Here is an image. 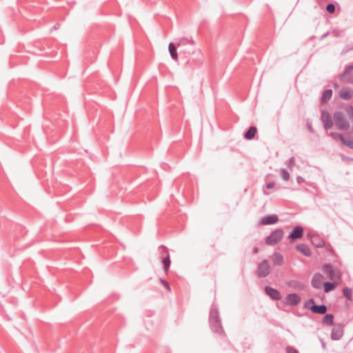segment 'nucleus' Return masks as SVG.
I'll list each match as a JSON object with an SVG mask.
<instances>
[{
	"label": "nucleus",
	"mask_w": 353,
	"mask_h": 353,
	"mask_svg": "<svg viewBox=\"0 0 353 353\" xmlns=\"http://www.w3.org/2000/svg\"><path fill=\"white\" fill-rule=\"evenodd\" d=\"M310 310L318 314H325L327 311V307L325 305H312L310 307Z\"/></svg>",
	"instance_id": "dca6fc26"
},
{
	"label": "nucleus",
	"mask_w": 353,
	"mask_h": 353,
	"mask_svg": "<svg viewBox=\"0 0 353 353\" xmlns=\"http://www.w3.org/2000/svg\"><path fill=\"white\" fill-rule=\"evenodd\" d=\"M60 27V25L59 23H56L52 28V30H58Z\"/></svg>",
	"instance_id": "ea45409f"
},
{
	"label": "nucleus",
	"mask_w": 353,
	"mask_h": 353,
	"mask_svg": "<svg viewBox=\"0 0 353 353\" xmlns=\"http://www.w3.org/2000/svg\"><path fill=\"white\" fill-rule=\"evenodd\" d=\"M176 44L186 57L195 50V43L192 38L182 37L176 39Z\"/></svg>",
	"instance_id": "7ed1b4c3"
},
{
	"label": "nucleus",
	"mask_w": 353,
	"mask_h": 353,
	"mask_svg": "<svg viewBox=\"0 0 353 353\" xmlns=\"http://www.w3.org/2000/svg\"><path fill=\"white\" fill-rule=\"evenodd\" d=\"M160 282L167 289V290L169 292L171 290L169 283L165 280L160 279Z\"/></svg>",
	"instance_id": "473e14b6"
},
{
	"label": "nucleus",
	"mask_w": 353,
	"mask_h": 353,
	"mask_svg": "<svg viewBox=\"0 0 353 353\" xmlns=\"http://www.w3.org/2000/svg\"><path fill=\"white\" fill-rule=\"evenodd\" d=\"M328 32H325V34H323L322 36H321V39H325L327 35H328Z\"/></svg>",
	"instance_id": "a19ab883"
},
{
	"label": "nucleus",
	"mask_w": 353,
	"mask_h": 353,
	"mask_svg": "<svg viewBox=\"0 0 353 353\" xmlns=\"http://www.w3.org/2000/svg\"><path fill=\"white\" fill-rule=\"evenodd\" d=\"M274 182H269L266 185H265V187L268 188V189H272L274 188Z\"/></svg>",
	"instance_id": "e433bc0d"
},
{
	"label": "nucleus",
	"mask_w": 353,
	"mask_h": 353,
	"mask_svg": "<svg viewBox=\"0 0 353 353\" xmlns=\"http://www.w3.org/2000/svg\"><path fill=\"white\" fill-rule=\"evenodd\" d=\"M176 44L174 43H170L168 46V50L170 57L175 61L178 60V53L176 50Z\"/></svg>",
	"instance_id": "4be33fe9"
},
{
	"label": "nucleus",
	"mask_w": 353,
	"mask_h": 353,
	"mask_svg": "<svg viewBox=\"0 0 353 353\" xmlns=\"http://www.w3.org/2000/svg\"><path fill=\"white\" fill-rule=\"evenodd\" d=\"M303 236V229L301 226L297 225L293 228L290 234L288 236V239L290 242H294L297 239L302 238Z\"/></svg>",
	"instance_id": "1a4fd4ad"
},
{
	"label": "nucleus",
	"mask_w": 353,
	"mask_h": 353,
	"mask_svg": "<svg viewBox=\"0 0 353 353\" xmlns=\"http://www.w3.org/2000/svg\"><path fill=\"white\" fill-rule=\"evenodd\" d=\"M332 90L331 89H327L323 91V94H322V96L321 97V103H325L327 102L328 100H330L332 96Z\"/></svg>",
	"instance_id": "5701e85b"
},
{
	"label": "nucleus",
	"mask_w": 353,
	"mask_h": 353,
	"mask_svg": "<svg viewBox=\"0 0 353 353\" xmlns=\"http://www.w3.org/2000/svg\"><path fill=\"white\" fill-rule=\"evenodd\" d=\"M321 120L323 123V125L325 130H327L332 128L334 121L332 119V117L327 111H322Z\"/></svg>",
	"instance_id": "6e6552de"
},
{
	"label": "nucleus",
	"mask_w": 353,
	"mask_h": 353,
	"mask_svg": "<svg viewBox=\"0 0 353 353\" xmlns=\"http://www.w3.org/2000/svg\"><path fill=\"white\" fill-rule=\"evenodd\" d=\"M322 285H323L324 292L328 293L335 289V288L336 286V283L334 282L327 281V282H324Z\"/></svg>",
	"instance_id": "b1692460"
},
{
	"label": "nucleus",
	"mask_w": 353,
	"mask_h": 353,
	"mask_svg": "<svg viewBox=\"0 0 353 353\" xmlns=\"http://www.w3.org/2000/svg\"><path fill=\"white\" fill-rule=\"evenodd\" d=\"M333 121L337 129L348 130L351 123L353 124V106L347 105L345 107L344 111H336L333 114Z\"/></svg>",
	"instance_id": "f257e3e1"
},
{
	"label": "nucleus",
	"mask_w": 353,
	"mask_h": 353,
	"mask_svg": "<svg viewBox=\"0 0 353 353\" xmlns=\"http://www.w3.org/2000/svg\"><path fill=\"white\" fill-rule=\"evenodd\" d=\"M257 132V128L255 126H250L244 133L243 137L247 140H252L254 138Z\"/></svg>",
	"instance_id": "aec40b11"
},
{
	"label": "nucleus",
	"mask_w": 353,
	"mask_h": 353,
	"mask_svg": "<svg viewBox=\"0 0 353 353\" xmlns=\"http://www.w3.org/2000/svg\"><path fill=\"white\" fill-rule=\"evenodd\" d=\"M161 247L163 248V250L161 253V256H163L164 254H165V256L162 259V263L163 265L164 270L167 272L169 270L171 263L170 256L167 248L163 245H161Z\"/></svg>",
	"instance_id": "f8f14e48"
},
{
	"label": "nucleus",
	"mask_w": 353,
	"mask_h": 353,
	"mask_svg": "<svg viewBox=\"0 0 353 353\" xmlns=\"http://www.w3.org/2000/svg\"><path fill=\"white\" fill-rule=\"evenodd\" d=\"M283 236V231L281 228H277L270 233L265 239V242L267 245H274L279 242Z\"/></svg>",
	"instance_id": "39448f33"
},
{
	"label": "nucleus",
	"mask_w": 353,
	"mask_h": 353,
	"mask_svg": "<svg viewBox=\"0 0 353 353\" xmlns=\"http://www.w3.org/2000/svg\"><path fill=\"white\" fill-rule=\"evenodd\" d=\"M294 163H295V161H294V158L293 157H290L288 159V164H289L290 168L291 167V165H294Z\"/></svg>",
	"instance_id": "f704fd0d"
},
{
	"label": "nucleus",
	"mask_w": 353,
	"mask_h": 353,
	"mask_svg": "<svg viewBox=\"0 0 353 353\" xmlns=\"http://www.w3.org/2000/svg\"><path fill=\"white\" fill-rule=\"evenodd\" d=\"M306 126L311 133L314 134L315 132L314 128H312V123L310 121H307Z\"/></svg>",
	"instance_id": "72a5a7b5"
},
{
	"label": "nucleus",
	"mask_w": 353,
	"mask_h": 353,
	"mask_svg": "<svg viewBox=\"0 0 353 353\" xmlns=\"http://www.w3.org/2000/svg\"><path fill=\"white\" fill-rule=\"evenodd\" d=\"M322 278L323 276L319 273H316L312 279V286L315 289H320L322 287Z\"/></svg>",
	"instance_id": "2eb2a0df"
},
{
	"label": "nucleus",
	"mask_w": 353,
	"mask_h": 353,
	"mask_svg": "<svg viewBox=\"0 0 353 353\" xmlns=\"http://www.w3.org/2000/svg\"><path fill=\"white\" fill-rule=\"evenodd\" d=\"M343 336V327L338 325L335 326L332 328L330 338L333 341L340 340Z\"/></svg>",
	"instance_id": "ddd939ff"
},
{
	"label": "nucleus",
	"mask_w": 353,
	"mask_h": 353,
	"mask_svg": "<svg viewBox=\"0 0 353 353\" xmlns=\"http://www.w3.org/2000/svg\"><path fill=\"white\" fill-rule=\"evenodd\" d=\"M352 70H353V65L350 64V65H346L343 72L340 76V79L341 80L344 79L345 76H347Z\"/></svg>",
	"instance_id": "bb28decb"
},
{
	"label": "nucleus",
	"mask_w": 353,
	"mask_h": 353,
	"mask_svg": "<svg viewBox=\"0 0 353 353\" xmlns=\"http://www.w3.org/2000/svg\"><path fill=\"white\" fill-rule=\"evenodd\" d=\"M322 319V323L327 325H332L334 324V315L332 314H325Z\"/></svg>",
	"instance_id": "393cba45"
},
{
	"label": "nucleus",
	"mask_w": 353,
	"mask_h": 353,
	"mask_svg": "<svg viewBox=\"0 0 353 353\" xmlns=\"http://www.w3.org/2000/svg\"><path fill=\"white\" fill-rule=\"evenodd\" d=\"M285 302L288 305L296 306L301 302V297L296 293L289 294L285 296Z\"/></svg>",
	"instance_id": "9b49d317"
},
{
	"label": "nucleus",
	"mask_w": 353,
	"mask_h": 353,
	"mask_svg": "<svg viewBox=\"0 0 353 353\" xmlns=\"http://www.w3.org/2000/svg\"><path fill=\"white\" fill-rule=\"evenodd\" d=\"M285 352L286 353H299L298 350L292 346H287Z\"/></svg>",
	"instance_id": "2f4dec72"
},
{
	"label": "nucleus",
	"mask_w": 353,
	"mask_h": 353,
	"mask_svg": "<svg viewBox=\"0 0 353 353\" xmlns=\"http://www.w3.org/2000/svg\"><path fill=\"white\" fill-rule=\"evenodd\" d=\"M209 323L211 329L214 332L219 334H222L224 332L221 323V319L219 316L218 305L214 302L212 303L210 312Z\"/></svg>",
	"instance_id": "f03ea898"
},
{
	"label": "nucleus",
	"mask_w": 353,
	"mask_h": 353,
	"mask_svg": "<svg viewBox=\"0 0 353 353\" xmlns=\"http://www.w3.org/2000/svg\"><path fill=\"white\" fill-rule=\"evenodd\" d=\"M304 181H305V179H304V178H303V177H302L301 176H296V182H297L298 183H299V184H300V183H303V182H304Z\"/></svg>",
	"instance_id": "c9c22d12"
},
{
	"label": "nucleus",
	"mask_w": 353,
	"mask_h": 353,
	"mask_svg": "<svg viewBox=\"0 0 353 353\" xmlns=\"http://www.w3.org/2000/svg\"><path fill=\"white\" fill-rule=\"evenodd\" d=\"M320 341H321V347L323 350H326V343L323 341V340L322 339H320Z\"/></svg>",
	"instance_id": "4c0bfd02"
},
{
	"label": "nucleus",
	"mask_w": 353,
	"mask_h": 353,
	"mask_svg": "<svg viewBox=\"0 0 353 353\" xmlns=\"http://www.w3.org/2000/svg\"><path fill=\"white\" fill-rule=\"evenodd\" d=\"M328 136L333 139L339 140L345 146L350 149H353V137L350 134L344 137L342 134L337 132H330Z\"/></svg>",
	"instance_id": "20e7f679"
},
{
	"label": "nucleus",
	"mask_w": 353,
	"mask_h": 353,
	"mask_svg": "<svg viewBox=\"0 0 353 353\" xmlns=\"http://www.w3.org/2000/svg\"><path fill=\"white\" fill-rule=\"evenodd\" d=\"M265 294L269 296L274 301H279L281 299V295L280 292L270 286H265L264 288Z\"/></svg>",
	"instance_id": "9d476101"
},
{
	"label": "nucleus",
	"mask_w": 353,
	"mask_h": 353,
	"mask_svg": "<svg viewBox=\"0 0 353 353\" xmlns=\"http://www.w3.org/2000/svg\"><path fill=\"white\" fill-rule=\"evenodd\" d=\"M278 221H279L278 216L276 215L272 214V215H268V216L263 217L260 221V223L261 225H267L275 224Z\"/></svg>",
	"instance_id": "4468645a"
},
{
	"label": "nucleus",
	"mask_w": 353,
	"mask_h": 353,
	"mask_svg": "<svg viewBox=\"0 0 353 353\" xmlns=\"http://www.w3.org/2000/svg\"><path fill=\"white\" fill-rule=\"evenodd\" d=\"M270 272V268L269 262L267 259H263L257 265L256 275L259 278H265L269 275Z\"/></svg>",
	"instance_id": "423d86ee"
},
{
	"label": "nucleus",
	"mask_w": 353,
	"mask_h": 353,
	"mask_svg": "<svg viewBox=\"0 0 353 353\" xmlns=\"http://www.w3.org/2000/svg\"><path fill=\"white\" fill-rule=\"evenodd\" d=\"M281 175L283 180L288 181L290 179V174L285 169L281 170Z\"/></svg>",
	"instance_id": "7c9ffc66"
},
{
	"label": "nucleus",
	"mask_w": 353,
	"mask_h": 353,
	"mask_svg": "<svg viewBox=\"0 0 353 353\" xmlns=\"http://www.w3.org/2000/svg\"><path fill=\"white\" fill-rule=\"evenodd\" d=\"M259 252V248L258 247H254L252 249V253L254 254H257Z\"/></svg>",
	"instance_id": "58836bf2"
},
{
	"label": "nucleus",
	"mask_w": 353,
	"mask_h": 353,
	"mask_svg": "<svg viewBox=\"0 0 353 353\" xmlns=\"http://www.w3.org/2000/svg\"><path fill=\"white\" fill-rule=\"evenodd\" d=\"M312 243L316 248H323L325 245V241L318 235L311 236Z\"/></svg>",
	"instance_id": "412c9836"
},
{
	"label": "nucleus",
	"mask_w": 353,
	"mask_h": 353,
	"mask_svg": "<svg viewBox=\"0 0 353 353\" xmlns=\"http://www.w3.org/2000/svg\"><path fill=\"white\" fill-rule=\"evenodd\" d=\"M295 249L305 256H310L312 253L309 247L304 243H299L295 246Z\"/></svg>",
	"instance_id": "f3484780"
},
{
	"label": "nucleus",
	"mask_w": 353,
	"mask_h": 353,
	"mask_svg": "<svg viewBox=\"0 0 353 353\" xmlns=\"http://www.w3.org/2000/svg\"><path fill=\"white\" fill-rule=\"evenodd\" d=\"M312 305H315L314 299L311 298L306 301L303 304V307L310 310V307Z\"/></svg>",
	"instance_id": "c85d7f7f"
},
{
	"label": "nucleus",
	"mask_w": 353,
	"mask_h": 353,
	"mask_svg": "<svg viewBox=\"0 0 353 353\" xmlns=\"http://www.w3.org/2000/svg\"><path fill=\"white\" fill-rule=\"evenodd\" d=\"M271 259L273 262L274 265L276 266L281 265L284 262L283 255L281 253L276 252H275L271 256Z\"/></svg>",
	"instance_id": "6ab92c4d"
},
{
	"label": "nucleus",
	"mask_w": 353,
	"mask_h": 353,
	"mask_svg": "<svg viewBox=\"0 0 353 353\" xmlns=\"http://www.w3.org/2000/svg\"><path fill=\"white\" fill-rule=\"evenodd\" d=\"M286 285L296 290H301L304 288V284L297 280H290L286 282Z\"/></svg>",
	"instance_id": "a211bd4d"
},
{
	"label": "nucleus",
	"mask_w": 353,
	"mask_h": 353,
	"mask_svg": "<svg viewBox=\"0 0 353 353\" xmlns=\"http://www.w3.org/2000/svg\"><path fill=\"white\" fill-rule=\"evenodd\" d=\"M326 11L330 14H333L335 12L336 7L332 3H330L326 6Z\"/></svg>",
	"instance_id": "c756f323"
},
{
	"label": "nucleus",
	"mask_w": 353,
	"mask_h": 353,
	"mask_svg": "<svg viewBox=\"0 0 353 353\" xmlns=\"http://www.w3.org/2000/svg\"><path fill=\"white\" fill-rule=\"evenodd\" d=\"M341 98L345 100H350L352 97V92L347 89H342L339 92Z\"/></svg>",
	"instance_id": "a878e982"
},
{
	"label": "nucleus",
	"mask_w": 353,
	"mask_h": 353,
	"mask_svg": "<svg viewBox=\"0 0 353 353\" xmlns=\"http://www.w3.org/2000/svg\"><path fill=\"white\" fill-rule=\"evenodd\" d=\"M346 159L348 160V161H353V158L347 157Z\"/></svg>",
	"instance_id": "79ce46f5"
},
{
	"label": "nucleus",
	"mask_w": 353,
	"mask_h": 353,
	"mask_svg": "<svg viewBox=\"0 0 353 353\" xmlns=\"http://www.w3.org/2000/svg\"><path fill=\"white\" fill-rule=\"evenodd\" d=\"M322 270L332 281L337 277V268L334 267L331 263L324 264L322 267Z\"/></svg>",
	"instance_id": "0eeeda50"
},
{
	"label": "nucleus",
	"mask_w": 353,
	"mask_h": 353,
	"mask_svg": "<svg viewBox=\"0 0 353 353\" xmlns=\"http://www.w3.org/2000/svg\"><path fill=\"white\" fill-rule=\"evenodd\" d=\"M352 289H350L347 287H345L343 289V294L349 301H352Z\"/></svg>",
	"instance_id": "cd10ccee"
}]
</instances>
